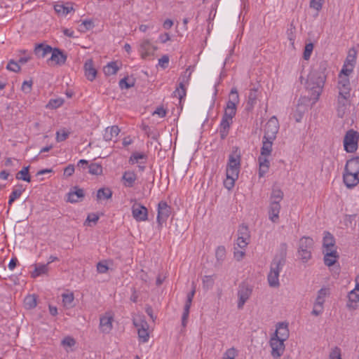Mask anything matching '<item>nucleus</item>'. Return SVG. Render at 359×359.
<instances>
[{
  "mask_svg": "<svg viewBox=\"0 0 359 359\" xmlns=\"http://www.w3.org/2000/svg\"><path fill=\"white\" fill-rule=\"evenodd\" d=\"M53 49V48L49 45L39 43L35 46L34 53L38 57L43 58L48 54L51 53Z\"/></svg>",
  "mask_w": 359,
  "mask_h": 359,
  "instance_id": "nucleus-27",
  "label": "nucleus"
},
{
  "mask_svg": "<svg viewBox=\"0 0 359 359\" xmlns=\"http://www.w3.org/2000/svg\"><path fill=\"white\" fill-rule=\"evenodd\" d=\"M112 196V191L109 188H101L97 190V200L109 199Z\"/></svg>",
  "mask_w": 359,
  "mask_h": 359,
  "instance_id": "nucleus-38",
  "label": "nucleus"
},
{
  "mask_svg": "<svg viewBox=\"0 0 359 359\" xmlns=\"http://www.w3.org/2000/svg\"><path fill=\"white\" fill-rule=\"evenodd\" d=\"M278 130V121L276 116H272L265 125L264 135V139L276 140Z\"/></svg>",
  "mask_w": 359,
  "mask_h": 359,
  "instance_id": "nucleus-7",
  "label": "nucleus"
},
{
  "mask_svg": "<svg viewBox=\"0 0 359 359\" xmlns=\"http://www.w3.org/2000/svg\"><path fill=\"white\" fill-rule=\"evenodd\" d=\"M146 158H147V156L145 154H144L142 153L135 152L130 156V157L129 158V163H130V164L137 163H139L140 160L146 159Z\"/></svg>",
  "mask_w": 359,
  "mask_h": 359,
  "instance_id": "nucleus-47",
  "label": "nucleus"
},
{
  "mask_svg": "<svg viewBox=\"0 0 359 359\" xmlns=\"http://www.w3.org/2000/svg\"><path fill=\"white\" fill-rule=\"evenodd\" d=\"M48 272V265L47 264H34V270L32 273V277L36 278L43 274H47Z\"/></svg>",
  "mask_w": 359,
  "mask_h": 359,
  "instance_id": "nucleus-36",
  "label": "nucleus"
},
{
  "mask_svg": "<svg viewBox=\"0 0 359 359\" xmlns=\"http://www.w3.org/2000/svg\"><path fill=\"white\" fill-rule=\"evenodd\" d=\"M348 76L341 73L339 74L338 81L339 95L350 96L351 87Z\"/></svg>",
  "mask_w": 359,
  "mask_h": 359,
  "instance_id": "nucleus-18",
  "label": "nucleus"
},
{
  "mask_svg": "<svg viewBox=\"0 0 359 359\" xmlns=\"http://www.w3.org/2000/svg\"><path fill=\"white\" fill-rule=\"evenodd\" d=\"M357 51L355 48H351L348 50V55L344 62L341 74L349 75L353 69L356 60Z\"/></svg>",
  "mask_w": 359,
  "mask_h": 359,
  "instance_id": "nucleus-11",
  "label": "nucleus"
},
{
  "mask_svg": "<svg viewBox=\"0 0 359 359\" xmlns=\"http://www.w3.org/2000/svg\"><path fill=\"white\" fill-rule=\"evenodd\" d=\"M109 268L107 264L104 262H100L97 264V270L100 273H105L107 272Z\"/></svg>",
  "mask_w": 359,
  "mask_h": 359,
  "instance_id": "nucleus-63",
  "label": "nucleus"
},
{
  "mask_svg": "<svg viewBox=\"0 0 359 359\" xmlns=\"http://www.w3.org/2000/svg\"><path fill=\"white\" fill-rule=\"evenodd\" d=\"M62 302L65 306L71 308L73 306L74 294L73 293H65L62 294Z\"/></svg>",
  "mask_w": 359,
  "mask_h": 359,
  "instance_id": "nucleus-44",
  "label": "nucleus"
},
{
  "mask_svg": "<svg viewBox=\"0 0 359 359\" xmlns=\"http://www.w3.org/2000/svg\"><path fill=\"white\" fill-rule=\"evenodd\" d=\"M67 201L74 203H77L81 201L84 198V191L83 189L79 188L78 187H73V189L71 190L67 194Z\"/></svg>",
  "mask_w": 359,
  "mask_h": 359,
  "instance_id": "nucleus-23",
  "label": "nucleus"
},
{
  "mask_svg": "<svg viewBox=\"0 0 359 359\" xmlns=\"http://www.w3.org/2000/svg\"><path fill=\"white\" fill-rule=\"evenodd\" d=\"M330 359H341V351L339 348H335L330 353Z\"/></svg>",
  "mask_w": 359,
  "mask_h": 359,
  "instance_id": "nucleus-64",
  "label": "nucleus"
},
{
  "mask_svg": "<svg viewBox=\"0 0 359 359\" xmlns=\"http://www.w3.org/2000/svg\"><path fill=\"white\" fill-rule=\"evenodd\" d=\"M75 344H76L75 339L71 337H66L62 341V344L63 346H69V347H72V346H74Z\"/></svg>",
  "mask_w": 359,
  "mask_h": 359,
  "instance_id": "nucleus-62",
  "label": "nucleus"
},
{
  "mask_svg": "<svg viewBox=\"0 0 359 359\" xmlns=\"http://www.w3.org/2000/svg\"><path fill=\"white\" fill-rule=\"evenodd\" d=\"M252 292V287L245 283H242L239 285L238 289V309H242L244 304L251 296Z\"/></svg>",
  "mask_w": 359,
  "mask_h": 359,
  "instance_id": "nucleus-9",
  "label": "nucleus"
},
{
  "mask_svg": "<svg viewBox=\"0 0 359 359\" xmlns=\"http://www.w3.org/2000/svg\"><path fill=\"white\" fill-rule=\"evenodd\" d=\"M343 181L348 189L355 187L359 184V172L346 171L343 174Z\"/></svg>",
  "mask_w": 359,
  "mask_h": 359,
  "instance_id": "nucleus-17",
  "label": "nucleus"
},
{
  "mask_svg": "<svg viewBox=\"0 0 359 359\" xmlns=\"http://www.w3.org/2000/svg\"><path fill=\"white\" fill-rule=\"evenodd\" d=\"M349 97L350 96L338 95L337 112L339 118H343L346 112L347 108L349 106Z\"/></svg>",
  "mask_w": 359,
  "mask_h": 359,
  "instance_id": "nucleus-19",
  "label": "nucleus"
},
{
  "mask_svg": "<svg viewBox=\"0 0 359 359\" xmlns=\"http://www.w3.org/2000/svg\"><path fill=\"white\" fill-rule=\"evenodd\" d=\"M335 241L333 236L329 232H326L323 237V250L334 249Z\"/></svg>",
  "mask_w": 359,
  "mask_h": 359,
  "instance_id": "nucleus-37",
  "label": "nucleus"
},
{
  "mask_svg": "<svg viewBox=\"0 0 359 359\" xmlns=\"http://www.w3.org/2000/svg\"><path fill=\"white\" fill-rule=\"evenodd\" d=\"M85 75L86 78L92 81L95 79L97 75V70L93 67V62L92 60H88L84 64Z\"/></svg>",
  "mask_w": 359,
  "mask_h": 359,
  "instance_id": "nucleus-29",
  "label": "nucleus"
},
{
  "mask_svg": "<svg viewBox=\"0 0 359 359\" xmlns=\"http://www.w3.org/2000/svg\"><path fill=\"white\" fill-rule=\"evenodd\" d=\"M29 166L24 167L17 173L16 178L18 180H21L29 182L31 181V177L29 175Z\"/></svg>",
  "mask_w": 359,
  "mask_h": 359,
  "instance_id": "nucleus-42",
  "label": "nucleus"
},
{
  "mask_svg": "<svg viewBox=\"0 0 359 359\" xmlns=\"http://www.w3.org/2000/svg\"><path fill=\"white\" fill-rule=\"evenodd\" d=\"M280 210V205L276 201H270L269 207V219L276 223L279 219V212Z\"/></svg>",
  "mask_w": 359,
  "mask_h": 359,
  "instance_id": "nucleus-25",
  "label": "nucleus"
},
{
  "mask_svg": "<svg viewBox=\"0 0 359 359\" xmlns=\"http://www.w3.org/2000/svg\"><path fill=\"white\" fill-rule=\"evenodd\" d=\"M327 64L325 61H321L317 68H313L306 82V88L310 93L311 99L313 103L317 102L321 95L326 81Z\"/></svg>",
  "mask_w": 359,
  "mask_h": 359,
  "instance_id": "nucleus-1",
  "label": "nucleus"
},
{
  "mask_svg": "<svg viewBox=\"0 0 359 359\" xmlns=\"http://www.w3.org/2000/svg\"><path fill=\"white\" fill-rule=\"evenodd\" d=\"M186 96V88L185 85L179 83V86L176 88L173 92V97L178 98L180 102Z\"/></svg>",
  "mask_w": 359,
  "mask_h": 359,
  "instance_id": "nucleus-41",
  "label": "nucleus"
},
{
  "mask_svg": "<svg viewBox=\"0 0 359 359\" xmlns=\"http://www.w3.org/2000/svg\"><path fill=\"white\" fill-rule=\"evenodd\" d=\"M324 263L327 266H333L339 259L336 249L323 250Z\"/></svg>",
  "mask_w": 359,
  "mask_h": 359,
  "instance_id": "nucleus-21",
  "label": "nucleus"
},
{
  "mask_svg": "<svg viewBox=\"0 0 359 359\" xmlns=\"http://www.w3.org/2000/svg\"><path fill=\"white\" fill-rule=\"evenodd\" d=\"M238 355L237 350L231 347L228 348L223 354L222 359H236V357Z\"/></svg>",
  "mask_w": 359,
  "mask_h": 359,
  "instance_id": "nucleus-49",
  "label": "nucleus"
},
{
  "mask_svg": "<svg viewBox=\"0 0 359 359\" xmlns=\"http://www.w3.org/2000/svg\"><path fill=\"white\" fill-rule=\"evenodd\" d=\"M32 84H33L32 80L25 81L22 85V88H21L23 92H25V93H30L32 90Z\"/></svg>",
  "mask_w": 359,
  "mask_h": 359,
  "instance_id": "nucleus-61",
  "label": "nucleus"
},
{
  "mask_svg": "<svg viewBox=\"0 0 359 359\" xmlns=\"http://www.w3.org/2000/svg\"><path fill=\"white\" fill-rule=\"evenodd\" d=\"M250 238V236L248 226L244 224L239 226L238 230V238L236 241L237 245L240 248L244 249L248 245Z\"/></svg>",
  "mask_w": 359,
  "mask_h": 359,
  "instance_id": "nucleus-12",
  "label": "nucleus"
},
{
  "mask_svg": "<svg viewBox=\"0 0 359 359\" xmlns=\"http://www.w3.org/2000/svg\"><path fill=\"white\" fill-rule=\"evenodd\" d=\"M67 55L60 48H55L51 52V57L49 59L51 62H53L57 65H62L67 60Z\"/></svg>",
  "mask_w": 359,
  "mask_h": 359,
  "instance_id": "nucleus-20",
  "label": "nucleus"
},
{
  "mask_svg": "<svg viewBox=\"0 0 359 359\" xmlns=\"http://www.w3.org/2000/svg\"><path fill=\"white\" fill-rule=\"evenodd\" d=\"M135 85L134 82L129 83L128 82V79L126 77L122 79L119 81V87L121 89H128L133 87Z\"/></svg>",
  "mask_w": 359,
  "mask_h": 359,
  "instance_id": "nucleus-59",
  "label": "nucleus"
},
{
  "mask_svg": "<svg viewBox=\"0 0 359 359\" xmlns=\"http://www.w3.org/2000/svg\"><path fill=\"white\" fill-rule=\"evenodd\" d=\"M313 49V44L312 43L306 44L303 53V57L304 60H308L310 58Z\"/></svg>",
  "mask_w": 359,
  "mask_h": 359,
  "instance_id": "nucleus-55",
  "label": "nucleus"
},
{
  "mask_svg": "<svg viewBox=\"0 0 359 359\" xmlns=\"http://www.w3.org/2000/svg\"><path fill=\"white\" fill-rule=\"evenodd\" d=\"M283 192L280 189L273 188L271 192L270 201H276L277 203H280V202L283 198Z\"/></svg>",
  "mask_w": 359,
  "mask_h": 359,
  "instance_id": "nucleus-40",
  "label": "nucleus"
},
{
  "mask_svg": "<svg viewBox=\"0 0 359 359\" xmlns=\"http://www.w3.org/2000/svg\"><path fill=\"white\" fill-rule=\"evenodd\" d=\"M24 304L26 309H32L36 306V297L35 295H28L24 299Z\"/></svg>",
  "mask_w": 359,
  "mask_h": 359,
  "instance_id": "nucleus-43",
  "label": "nucleus"
},
{
  "mask_svg": "<svg viewBox=\"0 0 359 359\" xmlns=\"http://www.w3.org/2000/svg\"><path fill=\"white\" fill-rule=\"evenodd\" d=\"M296 28L293 22H291L290 27L287 30V38L290 41H294L295 39Z\"/></svg>",
  "mask_w": 359,
  "mask_h": 359,
  "instance_id": "nucleus-58",
  "label": "nucleus"
},
{
  "mask_svg": "<svg viewBox=\"0 0 359 359\" xmlns=\"http://www.w3.org/2000/svg\"><path fill=\"white\" fill-rule=\"evenodd\" d=\"M275 140L262 139V147L261 148V154L262 156H270L272 151V145Z\"/></svg>",
  "mask_w": 359,
  "mask_h": 359,
  "instance_id": "nucleus-34",
  "label": "nucleus"
},
{
  "mask_svg": "<svg viewBox=\"0 0 359 359\" xmlns=\"http://www.w3.org/2000/svg\"><path fill=\"white\" fill-rule=\"evenodd\" d=\"M330 294V288L322 287L318 292V294L315 301L317 305H323L325 302V298Z\"/></svg>",
  "mask_w": 359,
  "mask_h": 359,
  "instance_id": "nucleus-33",
  "label": "nucleus"
},
{
  "mask_svg": "<svg viewBox=\"0 0 359 359\" xmlns=\"http://www.w3.org/2000/svg\"><path fill=\"white\" fill-rule=\"evenodd\" d=\"M114 314L112 311H107L100 317L99 328L101 332L109 334L113 328Z\"/></svg>",
  "mask_w": 359,
  "mask_h": 359,
  "instance_id": "nucleus-8",
  "label": "nucleus"
},
{
  "mask_svg": "<svg viewBox=\"0 0 359 359\" xmlns=\"http://www.w3.org/2000/svg\"><path fill=\"white\" fill-rule=\"evenodd\" d=\"M344 169L346 171L359 172V157H355L348 160Z\"/></svg>",
  "mask_w": 359,
  "mask_h": 359,
  "instance_id": "nucleus-35",
  "label": "nucleus"
},
{
  "mask_svg": "<svg viewBox=\"0 0 359 359\" xmlns=\"http://www.w3.org/2000/svg\"><path fill=\"white\" fill-rule=\"evenodd\" d=\"M54 9L58 15H66L73 11V6L71 3L64 4L62 2H58L54 6Z\"/></svg>",
  "mask_w": 359,
  "mask_h": 359,
  "instance_id": "nucleus-31",
  "label": "nucleus"
},
{
  "mask_svg": "<svg viewBox=\"0 0 359 359\" xmlns=\"http://www.w3.org/2000/svg\"><path fill=\"white\" fill-rule=\"evenodd\" d=\"M64 100L62 98L52 99L49 101L47 107L51 109H57L62 105Z\"/></svg>",
  "mask_w": 359,
  "mask_h": 359,
  "instance_id": "nucleus-54",
  "label": "nucleus"
},
{
  "mask_svg": "<svg viewBox=\"0 0 359 359\" xmlns=\"http://www.w3.org/2000/svg\"><path fill=\"white\" fill-rule=\"evenodd\" d=\"M215 257L218 262H222L226 257V249L224 246H219L216 249Z\"/></svg>",
  "mask_w": 359,
  "mask_h": 359,
  "instance_id": "nucleus-53",
  "label": "nucleus"
},
{
  "mask_svg": "<svg viewBox=\"0 0 359 359\" xmlns=\"http://www.w3.org/2000/svg\"><path fill=\"white\" fill-rule=\"evenodd\" d=\"M287 255V244L282 243L280 246V253L274 257L271 266L270 271L267 276L269 285L271 287L280 286L279 274L285 264Z\"/></svg>",
  "mask_w": 359,
  "mask_h": 359,
  "instance_id": "nucleus-3",
  "label": "nucleus"
},
{
  "mask_svg": "<svg viewBox=\"0 0 359 359\" xmlns=\"http://www.w3.org/2000/svg\"><path fill=\"white\" fill-rule=\"evenodd\" d=\"M137 179V175L134 171L127 170L123 172L121 180L124 187H134Z\"/></svg>",
  "mask_w": 359,
  "mask_h": 359,
  "instance_id": "nucleus-24",
  "label": "nucleus"
},
{
  "mask_svg": "<svg viewBox=\"0 0 359 359\" xmlns=\"http://www.w3.org/2000/svg\"><path fill=\"white\" fill-rule=\"evenodd\" d=\"M214 283L215 280L212 276H205L203 278V287L206 290L211 289Z\"/></svg>",
  "mask_w": 359,
  "mask_h": 359,
  "instance_id": "nucleus-48",
  "label": "nucleus"
},
{
  "mask_svg": "<svg viewBox=\"0 0 359 359\" xmlns=\"http://www.w3.org/2000/svg\"><path fill=\"white\" fill-rule=\"evenodd\" d=\"M69 133L65 130H61L56 133V140L57 142L65 141L69 137Z\"/></svg>",
  "mask_w": 359,
  "mask_h": 359,
  "instance_id": "nucleus-57",
  "label": "nucleus"
},
{
  "mask_svg": "<svg viewBox=\"0 0 359 359\" xmlns=\"http://www.w3.org/2000/svg\"><path fill=\"white\" fill-rule=\"evenodd\" d=\"M104 72L106 75H114L116 74L118 70V67L116 65V62H111L108 63L103 69Z\"/></svg>",
  "mask_w": 359,
  "mask_h": 359,
  "instance_id": "nucleus-39",
  "label": "nucleus"
},
{
  "mask_svg": "<svg viewBox=\"0 0 359 359\" xmlns=\"http://www.w3.org/2000/svg\"><path fill=\"white\" fill-rule=\"evenodd\" d=\"M157 50V47L152 45L149 39H143L140 43L139 52L142 59L151 56Z\"/></svg>",
  "mask_w": 359,
  "mask_h": 359,
  "instance_id": "nucleus-16",
  "label": "nucleus"
},
{
  "mask_svg": "<svg viewBox=\"0 0 359 359\" xmlns=\"http://www.w3.org/2000/svg\"><path fill=\"white\" fill-rule=\"evenodd\" d=\"M132 215L136 221L144 222L147 220L148 210L142 204L135 203L132 206Z\"/></svg>",
  "mask_w": 359,
  "mask_h": 359,
  "instance_id": "nucleus-14",
  "label": "nucleus"
},
{
  "mask_svg": "<svg viewBox=\"0 0 359 359\" xmlns=\"http://www.w3.org/2000/svg\"><path fill=\"white\" fill-rule=\"evenodd\" d=\"M191 72L190 67H188L186 71L180 76L179 80L180 83L185 85L187 84L190 80Z\"/></svg>",
  "mask_w": 359,
  "mask_h": 359,
  "instance_id": "nucleus-51",
  "label": "nucleus"
},
{
  "mask_svg": "<svg viewBox=\"0 0 359 359\" xmlns=\"http://www.w3.org/2000/svg\"><path fill=\"white\" fill-rule=\"evenodd\" d=\"M133 325L137 329V333L140 340L145 343L149 340L148 323L143 316H137L133 320Z\"/></svg>",
  "mask_w": 359,
  "mask_h": 359,
  "instance_id": "nucleus-6",
  "label": "nucleus"
},
{
  "mask_svg": "<svg viewBox=\"0 0 359 359\" xmlns=\"http://www.w3.org/2000/svg\"><path fill=\"white\" fill-rule=\"evenodd\" d=\"M347 308L349 309H356L359 304V291L356 289L351 290L348 294Z\"/></svg>",
  "mask_w": 359,
  "mask_h": 359,
  "instance_id": "nucleus-26",
  "label": "nucleus"
},
{
  "mask_svg": "<svg viewBox=\"0 0 359 359\" xmlns=\"http://www.w3.org/2000/svg\"><path fill=\"white\" fill-rule=\"evenodd\" d=\"M273 337L279 338L280 340L285 341L289 337L288 323H278L276 325V330Z\"/></svg>",
  "mask_w": 359,
  "mask_h": 359,
  "instance_id": "nucleus-22",
  "label": "nucleus"
},
{
  "mask_svg": "<svg viewBox=\"0 0 359 359\" xmlns=\"http://www.w3.org/2000/svg\"><path fill=\"white\" fill-rule=\"evenodd\" d=\"M120 133V129L117 126L107 127L104 133V139L106 141H111L114 137H116Z\"/></svg>",
  "mask_w": 359,
  "mask_h": 359,
  "instance_id": "nucleus-32",
  "label": "nucleus"
},
{
  "mask_svg": "<svg viewBox=\"0 0 359 359\" xmlns=\"http://www.w3.org/2000/svg\"><path fill=\"white\" fill-rule=\"evenodd\" d=\"M24 191V189L22 186L18 187L16 189H14L13 191L11 192L10 196L15 200L19 198L20 196L22 195V192Z\"/></svg>",
  "mask_w": 359,
  "mask_h": 359,
  "instance_id": "nucleus-60",
  "label": "nucleus"
},
{
  "mask_svg": "<svg viewBox=\"0 0 359 359\" xmlns=\"http://www.w3.org/2000/svg\"><path fill=\"white\" fill-rule=\"evenodd\" d=\"M359 140V133L353 130H348L344 138V149L348 153H353L358 149V142Z\"/></svg>",
  "mask_w": 359,
  "mask_h": 359,
  "instance_id": "nucleus-5",
  "label": "nucleus"
},
{
  "mask_svg": "<svg viewBox=\"0 0 359 359\" xmlns=\"http://www.w3.org/2000/svg\"><path fill=\"white\" fill-rule=\"evenodd\" d=\"M238 178V176H233L230 175H226V179L224 182V187L231 190L235 185L236 180Z\"/></svg>",
  "mask_w": 359,
  "mask_h": 359,
  "instance_id": "nucleus-45",
  "label": "nucleus"
},
{
  "mask_svg": "<svg viewBox=\"0 0 359 359\" xmlns=\"http://www.w3.org/2000/svg\"><path fill=\"white\" fill-rule=\"evenodd\" d=\"M324 0H311L309 6L316 11H320L322 9Z\"/></svg>",
  "mask_w": 359,
  "mask_h": 359,
  "instance_id": "nucleus-56",
  "label": "nucleus"
},
{
  "mask_svg": "<svg viewBox=\"0 0 359 359\" xmlns=\"http://www.w3.org/2000/svg\"><path fill=\"white\" fill-rule=\"evenodd\" d=\"M241 156L240 154L234 153L229 156V162L226 166V175L238 176L240 172Z\"/></svg>",
  "mask_w": 359,
  "mask_h": 359,
  "instance_id": "nucleus-10",
  "label": "nucleus"
},
{
  "mask_svg": "<svg viewBox=\"0 0 359 359\" xmlns=\"http://www.w3.org/2000/svg\"><path fill=\"white\" fill-rule=\"evenodd\" d=\"M258 96L259 93L257 88H252L250 90L246 105L247 110L250 111L254 108L255 105L257 104Z\"/></svg>",
  "mask_w": 359,
  "mask_h": 359,
  "instance_id": "nucleus-28",
  "label": "nucleus"
},
{
  "mask_svg": "<svg viewBox=\"0 0 359 359\" xmlns=\"http://www.w3.org/2000/svg\"><path fill=\"white\" fill-rule=\"evenodd\" d=\"M89 172L92 175H99L102 173V167L101 165L93 163L88 166Z\"/></svg>",
  "mask_w": 359,
  "mask_h": 359,
  "instance_id": "nucleus-46",
  "label": "nucleus"
},
{
  "mask_svg": "<svg viewBox=\"0 0 359 359\" xmlns=\"http://www.w3.org/2000/svg\"><path fill=\"white\" fill-rule=\"evenodd\" d=\"M313 247V241L311 238L304 236L300 238L298 248V255L303 262H308L311 258V250Z\"/></svg>",
  "mask_w": 359,
  "mask_h": 359,
  "instance_id": "nucleus-4",
  "label": "nucleus"
},
{
  "mask_svg": "<svg viewBox=\"0 0 359 359\" xmlns=\"http://www.w3.org/2000/svg\"><path fill=\"white\" fill-rule=\"evenodd\" d=\"M355 215H346L344 219V224L347 227L354 229L356 226Z\"/></svg>",
  "mask_w": 359,
  "mask_h": 359,
  "instance_id": "nucleus-52",
  "label": "nucleus"
},
{
  "mask_svg": "<svg viewBox=\"0 0 359 359\" xmlns=\"http://www.w3.org/2000/svg\"><path fill=\"white\" fill-rule=\"evenodd\" d=\"M239 102V95L236 88L231 90L229 98L224 109L221 123L220 135L222 139L226 138L229 133V128L232 123V119L236 114V107Z\"/></svg>",
  "mask_w": 359,
  "mask_h": 359,
  "instance_id": "nucleus-2",
  "label": "nucleus"
},
{
  "mask_svg": "<svg viewBox=\"0 0 359 359\" xmlns=\"http://www.w3.org/2000/svg\"><path fill=\"white\" fill-rule=\"evenodd\" d=\"M269 156H262V154L258 158L259 164V177H263L269 170L270 166V162L268 159Z\"/></svg>",
  "mask_w": 359,
  "mask_h": 359,
  "instance_id": "nucleus-30",
  "label": "nucleus"
},
{
  "mask_svg": "<svg viewBox=\"0 0 359 359\" xmlns=\"http://www.w3.org/2000/svg\"><path fill=\"white\" fill-rule=\"evenodd\" d=\"M271 347V355L274 359H278L285 350L284 341L277 337H271L270 339Z\"/></svg>",
  "mask_w": 359,
  "mask_h": 359,
  "instance_id": "nucleus-13",
  "label": "nucleus"
},
{
  "mask_svg": "<svg viewBox=\"0 0 359 359\" xmlns=\"http://www.w3.org/2000/svg\"><path fill=\"white\" fill-rule=\"evenodd\" d=\"M171 213V208L165 201H160L158 205L157 222L161 225L169 217Z\"/></svg>",
  "mask_w": 359,
  "mask_h": 359,
  "instance_id": "nucleus-15",
  "label": "nucleus"
},
{
  "mask_svg": "<svg viewBox=\"0 0 359 359\" xmlns=\"http://www.w3.org/2000/svg\"><path fill=\"white\" fill-rule=\"evenodd\" d=\"M6 69L11 72H20L21 70V67L19 65L18 62H15L14 60H10L6 66Z\"/></svg>",
  "mask_w": 359,
  "mask_h": 359,
  "instance_id": "nucleus-50",
  "label": "nucleus"
}]
</instances>
